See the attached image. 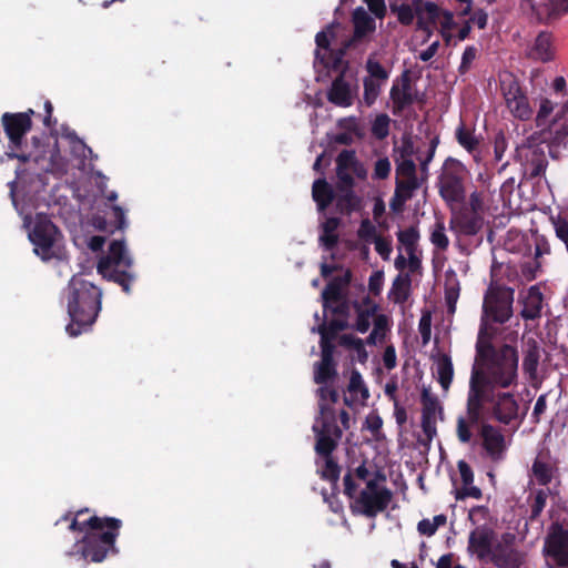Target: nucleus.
Segmentation results:
<instances>
[{"mask_svg": "<svg viewBox=\"0 0 568 568\" xmlns=\"http://www.w3.org/2000/svg\"><path fill=\"white\" fill-rule=\"evenodd\" d=\"M102 288L81 273L69 280L63 296L70 317L65 331L71 337H77L95 322L102 308Z\"/></svg>", "mask_w": 568, "mask_h": 568, "instance_id": "obj_1", "label": "nucleus"}, {"mask_svg": "<svg viewBox=\"0 0 568 568\" xmlns=\"http://www.w3.org/2000/svg\"><path fill=\"white\" fill-rule=\"evenodd\" d=\"M514 539L511 534L498 536L490 528L477 527L469 535L467 549L484 562L503 566L511 558Z\"/></svg>", "mask_w": 568, "mask_h": 568, "instance_id": "obj_2", "label": "nucleus"}, {"mask_svg": "<svg viewBox=\"0 0 568 568\" xmlns=\"http://www.w3.org/2000/svg\"><path fill=\"white\" fill-rule=\"evenodd\" d=\"M34 114V110L28 109L24 112H4L1 115V124L9 140L8 149L10 151L6 153L9 159H17L21 163L39 162L40 155L26 150V135L32 129V116Z\"/></svg>", "mask_w": 568, "mask_h": 568, "instance_id": "obj_3", "label": "nucleus"}, {"mask_svg": "<svg viewBox=\"0 0 568 568\" xmlns=\"http://www.w3.org/2000/svg\"><path fill=\"white\" fill-rule=\"evenodd\" d=\"M357 479L366 485L358 497H392V493L385 488L386 475L383 468L376 464L364 460L354 473H347L344 478V494L349 497L356 491Z\"/></svg>", "mask_w": 568, "mask_h": 568, "instance_id": "obj_4", "label": "nucleus"}, {"mask_svg": "<svg viewBox=\"0 0 568 568\" xmlns=\"http://www.w3.org/2000/svg\"><path fill=\"white\" fill-rule=\"evenodd\" d=\"M481 365L486 368L488 382L507 388L516 383L518 376L517 349L509 344H504L498 348L497 355Z\"/></svg>", "mask_w": 568, "mask_h": 568, "instance_id": "obj_5", "label": "nucleus"}, {"mask_svg": "<svg viewBox=\"0 0 568 568\" xmlns=\"http://www.w3.org/2000/svg\"><path fill=\"white\" fill-rule=\"evenodd\" d=\"M464 180V165L455 159H447L442 168L437 185L439 195L450 210H454V206L457 204L465 202L466 190Z\"/></svg>", "mask_w": 568, "mask_h": 568, "instance_id": "obj_6", "label": "nucleus"}, {"mask_svg": "<svg viewBox=\"0 0 568 568\" xmlns=\"http://www.w3.org/2000/svg\"><path fill=\"white\" fill-rule=\"evenodd\" d=\"M514 290L491 283L486 291L480 322L505 324L513 316Z\"/></svg>", "mask_w": 568, "mask_h": 568, "instance_id": "obj_7", "label": "nucleus"}, {"mask_svg": "<svg viewBox=\"0 0 568 568\" xmlns=\"http://www.w3.org/2000/svg\"><path fill=\"white\" fill-rule=\"evenodd\" d=\"M109 281L118 283L123 292H130V284L134 276L130 272L133 261L129 254L124 240H115L109 244Z\"/></svg>", "mask_w": 568, "mask_h": 568, "instance_id": "obj_8", "label": "nucleus"}, {"mask_svg": "<svg viewBox=\"0 0 568 568\" xmlns=\"http://www.w3.org/2000/svg\"><path fill=\"white\" fill-rule=\"evenodd\" d=\"M58 232V227L45 214H37L34 226L29 237L34 245L36 254L43 261H49L55 256L53 245Z\"/></svg>", "mask_w": 568, "mask_h": 568, "instance_id": "obj_9", "label": "nucleus"}, {"mask_svg": "<svg viewBox=\"0 0 568 568\" xmlns=\"http://www.w3.org/2000/svg\"><path fill=\"white\" fill-rule=\"evenodd\" d=\"M517 158L529 179H536L545 174L548 166L546 149L538 141H530V135L517 148Z\"/></svg>", "mask_w": 568, "mask_h": 568, "instance_id": "obj_10", "label": "nucleus"}, {"mask_svg": "<svg viewBox=\"0 0 568 568\" xmlns=\"http://www.w3.org/2000/svg\"><path fill=\"white\" fill-rule=\"evenodd\" d=\"M568 124L559 123L554 119L550 124L541 128L530 135V141H538L554 160H559L562 152L567 149Z\"/></svg>", "mask_w": 568, "mask_h": 568, "instance_id": "obj_11", "label": "nucleus"}, {"mask_svg": "<svg viewBox=\"0 0 568 568\" xmlns=\"http://www.w3.org/2000/svg\"><path fill=\"white\" fill-rule=\"evenodd\" d=\"M544 552L549 568H568V529L554 525L545 540Z\"/></svg>", "mask_w": 568, "mask_h": 568, "instance_id": "obj_12", "label": "nucleus"}, {"mask_svg": "<svg viewBox=\"0 0 568 568\" xmlns=\"http://www.w3.org/2000/svg\"><path fill=\"white\" fill-rule=\"evenodd\" d=\"M358 94L357 81L345 69L333 80L327 91V100L342 108L351 106Z\"/></svg>", "mask_w": 568, "mask_h": 568, "instance_id": "obj_13", "label": "nucleus"}, {"mask_svg": "<svg viewBox=\"0 0 568 568\" xmlns=\"http://www.w3.org/2000/svg\"><path fill=\"white\" fill-rule=\"evenodd\" d=\"M390 100L393 101V113L400 114L407 106L414 103L412 79L409 70H405L400 78L390 89Z\"/></svg>", "mask_w": 568, "mask_h": 568, "instance_id": "obj_14", "label": "nucleus"}, {"mask_svg": "<svg viewBox=\"0 0 568 568\" xmlns=\"http://www.w3.org/2000/svg\"><path fill=\"white\" fill-rule=\"evenodd\" d=\"M453 215L449 221L450 230L467 236L476 235L484 225L481 214L474 213L467 209L459 211L452 210Z\"/></svg>", "mask_w": 568, "mask_h": 568, "instance_id": "obj_15", "label": "nucleus"}, {"mask_svg": "<svg viewBox=\"0 0 568 568\" xmlns=\"http://www.w3.org/2000/svg\"><path fill=\"white\" fill-rule=\"evenodd\" d=\"M480 436L483 447L493 462H499L504 458L506 450L505 436L501 432L490 424H481Z\"/></svg>", "mask_w": 568, "mask_h": 568, "instance_id": "obj_16", "label": "nucleus"}, {"mask_svg": "<svg viewBox=\"0 0 568 568\" xmlns=\"http://www.w3.org/2000/svg\"><path fill=\"white\" fill-rule=\"evenodd\" d=\"M491 414L499 423L509 425L518 416L519 405L511 393H498L490 403Z\"/></svg>", "mask_w": 568, "mask_h": 568, "instance_id": "obj_17", "label": "nucleus"}, {"mask_svg": "<svg viewBox=\"0 0 568 568\" xmlns=\"http://www.w3.org/2000/svg\"><path fill=\"white\" fill-rule=\"evenodd\" d=\"M354 33L347 39V45H356L359 42L367 41L369 36L376 30L375 19L367 13L363 7H358L352 14Z\"/></svg>", "mask_w": 568, "mask_h": 568, "instance_id": "obj_18", "label": "nucleus"}, {"mask_svg": "<svg viewBox=\"0 0 568 568\" xmlns=\"http://www.w3.org/2000/svg\"><path fill=\"white\" fill-rule=\"evenodd\" d=\"M355 45H347V40L342 43V47L338 49L329 50V53H322L320 50L315 52V61L320 62L324 68L333 71L341 72L345 69L348 71L349 64L344 60V57L351 48Z\"/></svg>", "mask_w": 568, "mask_h": 568, "instance_id": "obj_19", "label": "nucleus"}, {"mask_svg": "<svg viewBox=\"0 0 568 568\" xmlns=\"http://www.w3.org/2000/svg\"><path fill=\"white\" fill-rule=\"evenodd\" d=\"M413 6L417 18V28L429 31V27L440 18V8L434 2L424 0H413Z\"/></svg>", "mask_w": 568, "mask_h": 568, "instance_id": "obj_20", "label": "nucleus"}, {"mask_svg": "<svg viewBox=\"0 0 568 568\" xmlns=\"http://www.w3.org/2000/svg\"><path fill=\"white\" fill-rule=\"evenodd\" d=\"M523 353V369L531 379H534L537 376L541 347L534 337H528L527 339H524Z\"/></svg>", "mask_w": 568, "mask_h": 568, "instance_id": "obj_21", "label": "nucleus"}, {"mask_svg": "<svg viewBox=\"0 0 568 568\" xmlns=\"http://www.w3.org/2000/svg\"><path fill=\"white\" fill-rule=\"evenodd\" d=\"M321 416L316 418L315 424L313 425V432L315 435L325 434L332 435L334 434L336 439L342 437V430L335 424L334 410L325 405L324 403L320 404Z\"/></svg>", "mask_w": 568, "mask_h": 568, "instance_id": "obj_22", "label": "nucleus"}, {"mask_svg": "<svg viewBox=\"0 0 568 568\" xmlns=\"http://www.w3.org/2000/svg\"><path fill=\"white\" fill-rule=\"evenodd\" d=\"M497 354L498 349H496L491 344V333L489 332V325L487 322H480L476 343V361L480 362V364H484Z\"/></svg>", "mask_w": 568, "mask_h": 568, "instance_id": "obj_23", "label": "nucleus"}, {"mask_svg": "<svg viewBox=\"0 0 568 568\" xmlns=\"http://www.w3.org/2000/svg\"><path fill=\"white\" fill-rule=\"evenodd\" d=\"M352 278L351 271L343 275L335 276L322 292L323 305L326 308L329 301L339 302L343 297V290L349 284Z\"/></svg>", "mask_w": 568, "mask_h": 568, "instance_id": "obj_24", "label": "nucleus"}, {"mask_svg": "<svg viewBox=\"0 0 568 568\" xmlns=\"http://www.w3.org/2000/svg\"><path fill=\"white\" fill-rule=\"evenodd\" d=\"M529 58L541 62H548L554 58L551 34L540 32L528 53Z\"/></svg>", "mask_w": 568, "mask_h": 568, "instance_id": "obj_25", "label": "nucleus"}, {"mask_svg": "<svg viewBox=\"0 0 568 568\" xmlns=\"http://www.w3.org/2000/svg\"><path fill=\"white\" fill-rule=\"evenodd\" d=\"M542 300V294L538 286L529 287L524 302V308L520 312L521 317L525 320H536L540 317Z\"/></svg>", "mask_w": 568, "mask_h": 568, "instance_id": "obj_26", "label": "nucleus"}, {"mask_svg": "<svg viewBox=\"0 0 568 568\" xmlns=\"http://www.w3.org/2000/svg\"><path fill=\"white\" fill-rule=\"evenodd\" d=\"M389 499H351V510L353 514L374 517L387 507Z\"/></svg>", "mask_w": 568, "mask_h": 568, "instance_id": "obj_27", "label": "nucleus"}, {"mask_svg": "<svg viewBox=\"0 0 568 568\" xmlns=\"http://www.w3.org/2000/svg\"><path fill=\"white\" fill-rule=\"evenodd\" d=\"M487 379L484 374L476 369H473L470 382H469V399L485 400L491 403L494 395L486 389Z\"/></svg>", "mask_w": 568, "mask_h": 568, "instance_id": "obj_28", "label": "nucleus"}, {"mask_svg": "<svg viewBox=\"0 0 568 568\" xmlns=\"http://www.w3.org/2000/svg\"><path fill=\"white\" fill-rule=\"evenodd\" d=\"M312 196L317 204L318 211H325L334 200L332 186L325 179H317L313 183Z\"/></svg>", "mask_w": 568, "mask_h": 568, "instance_id": "obj_29", "label": "nucleus"}, {"mask_svg": "<svg viewBox=\"0 0 568 568\" xmlns=\"http://www.w3.org/2000/svg\"><path fill=\"white\" fill-rule=\"evenodd\" d=\"M557 468L548 460H544L538 456L531 467V477L541 486H547L555 477Z\"/></svg>", "mask_w": 568, "mask_h": 568, "instance_id": "obj_30", "label": "nucleus"}, {"mask_svg": "<svg viewBox=\"0 0 568 568\" xmlns=\"http://www.w3.org/2000/svg\"><path fill=\"white\" fill-rule=\"evenodd\" d=\"M341 220L338 217H328L322 224V234L320 243L327 250H333L338 243V235L335 233L339 226Z\"/></svg>", "mask_w": 568, "mask_h": 568, "instance_id": "obj_31", "label": "nucleus"}, {"mask_svg": "<svg viewBox=\"0 0 568 568\" xmlns=\"http://www.w3.org/2000/svg\"><path fill=\"white\" fill-rule=\"evenodd\" d=\"M456 139L458 143L466 149L475 160L479 156V140L473 131L460 124L456 130Z\"/></svg>", "mask_w": 568, "mask_h": 568, "instance_id": "obj_32", "label": "nucleus"}, {"mask_svg": "<svg viewBox=\"0 0 568 568\" xmlns=\"http://www.w3.org/2000/svg\"><path fill=\"white\" fill-rule=\"evenodd\" d=\"M337 375L334 359L321 358L314 364V382L318 385L326 384Z\"/></svg>", "mask_w": 568, "mask_h": 568, "instance_id": "obj_33", "label": "nucleus"}, {"mask_svg": "<svg viewBox=\"0 0 568 568\" xmlns=\"http://www.w3.org/2000/svg\"><path fill=\"white\" fill-rule=\"evenodd\" d=\"M436 373L438 376V383L442 385L444 390H448L454 376V368L452 358L443 354L436 362Z\"/></svg>", "mask_w": 568, "mask_h": 568, "instance_id": "obj_34", "label": "nucleus"}, {"mask_svg": "<svg viewBox=\"0 0 568 568\" xmlns=\"http://www.w3.org/2000/svg\"><path fill=\"white\" fill-rule=\"evenodd\" d=\"M436 415L437 414H422V429L423 436H419L417 442L420 446L429 449L432 440L437 435L436 428Z\"/></svg>", "mask_w": 568, "mask_h": 568, "instance_id": "obj_35", "label": "nucleus"}, {"mask_svg": "<svg viewBox=\"0 0 568 568\" xmlns=\"http://www.w3.org/2000/svg\"><path fill=\"white\" fill-rule=\"evenodd\" d=\"M336 207L342 214H349L361 207V199L353 190L341 191L336 200Z\"/></svg>", "mask_w": 568, "mask_h": 568, "instance_id": "obj_36", "label": "nucleus"}, {"mask_svg": "<svg viewBox=\"0 0 568 568\" xmlns=\"http://www.w3.org/2000/svg\"><path fill=\"white\" fill-rule=\"evenodd\" d=\"M500 90L506 105L524 93L518 80L511 74H508L500 80Z\"/></svg>", "mask_w": 568, "mask_h": 568, "instance_id": "obj_37", "label": "nucleus"}, {"mask_svg": "<svg viewBox=\"0 0 568 568\" xmlns=\"http://www.w3.org/2000/svg\"><path fill=\"white\" fill-rule=\"evenodd\" d=\"M568 12V0H546L537 10L540 18H550Z\"/></svg>", "mask_w": 568, "mask_h": 568, "instance_id": "obj_38", "label": "nucleus"}, {"mask_svg": "<svg viewBox=\"0 0 568 568\" xmlns=\"http://www.w3.org/2000/svg\"><path fill=\"white\" fill-rule=\"evenodd\" d=\"M410 287V277L408 274L398 275L394 282L392 287V295L395 303H404L407 301L409 295Z\"/></svg>", "mask_w": 568, "mask_h": 568, "instance_id": "obj_39", "label": "nucleus"}, {"mask_svg": "<svg viewBox=\"0 0 568 568\" xmlns=\"http://www.w3.org/2000/svg\"><path fill=\"white\" fill-rule=\"evenodd\" d=\"M507 108L514 116L524 121L530 119L532 115V110L525 93L513 100L511 103H508Z\"/></svg>", "mask_w": 568, "mask_h": 568, "instance_id": "obj_40", "label": "nucleus"}, {"mask_svg": "<svg viewBox=\"0 0 568 568\" xmlns=\"http://www.w3.org/2000/svg\"><path fill=\"white\" fill-rule=\"evenodd\" d=\"M313 332L321 335V358L334 359L335 345L328 336L327 325L322 323L317 328L313 327Z\"/></svg>", "mask_w": 568, "mask_h": 568, "instance_id": "obj_41", "label": "nucleus"}, {"mask_svg": "<svg viewBox=\"0 0 568 568\" xmlns=\"http://www.w3.org/2000/svg\"><path fill=\"white\" fill-rule=\"evenodd\" d=\"M422 182L417 176H396L395 190L405 194L406 197H413L414 192L419 189Z\"/></svg>", "mask_w": 568, "mask_h": 568, "instance_id": "obj_42", "label": "nucleus"}, {"mask_svg": "<svg viewBox=\"0 0 568 568\" xmlns=\"http://www.w3.org/2000/svg\"><path fill=\"white\" fill-rule=\"evenodd\" d=\"M376 53H371L366 61V71L368 72L367 78L376 79L379 82H385L388 79V72L376 59Z\"/></svg>", "mask_w": 568, "mask_h": 568, "instance_id": "obj_43", "label": "nucleus"}, {"mask_svg": "<svg viewBox=\"0 0 568 568\" xmlns=\"http://www.w3.org/2000/svg\"><path fill=\"white\" fill-rule=\"evenodd\" d=\"M422 414H438L443 418V407L438 402V398L433 395L428 389L424 388L422 392Z\"/></svg>", "mask_w": 568, "mask_h": 568, "instance_id": "obj_44", "label": "nucleus"}, {"mask_svg": "<svg viewBox=\"0 0 568 568\" xmlns=\"http://www.w3.org/2000/svg\"><path fill=\"white\" fill-rule=\"evenodd\" d=\"M363 84H364V94H363L364 102L367 106H371L375 103L376 99L378 98L383 82H379L373 78H365L363 81Z\"/></svg>", "mask_w": 568, "mask_h": 568, "instance_id": "obj_45", "label": "nucleus"}, {"mask_svg": "<svg viewBox=\"0 0 568 568\" xmlns=\"http://www.w3.org/2000/svg\"><path fill=\"white\" fill-rule=\"evenodd\" d=\"M398 242L405 246L406 252L416 251L419 232L416 226H410L397 233Z\"/></svg>", "mask_w": 568, "mask_h": 568, "instance_id": "obj_46", "label": "nucleus"}, {"mask_svg": "<svg viewBox=\"0 0 568 568\" xmlns=\"http://www.w3.org/2000/svg\"><path fill=\"white\" fill-rule=\"evenodd\" d=\"M316 437V444H315V452L317 455L322 457H328L332 456V453L337 447L336 439L332 438L331 435L320 434L315 435Z\"/></svg>", "mask_w": 568, "mask_h": 568, "instance_id": "obj_47", "label": "nucleus"}, {"mask_svg": "<svg viewBox=\"0 0 568 568\" xmlns=\"http://www.w3.org/2000/svg\"><path fill=\"white\" fill-rule=\"evenodd\" d=\"M479 423H470V418L467 417H458L456 434L460 443L468 444L473 438L471 427L478 425Z\"/></svg>", "mask_w": 568, "mask_h": 568, "instance_id": "obj_48", "label": "nucleus"}, {"mask_svg": "<svg viewBox=\"0 0 568 568\" xmlns=\"http://www.w3.org/2000/svg\"><path fill=\"white\" fill-rule=\"evenodd\" d=\"M430 242L440 251L447 250L449 241L445 234V225L443 221H438L434 225L430 234Z\"/></svg>", "mask_w": 568, "mask_h": 568, "instance_id": "obj_49", "label": "nucleus"}, {"mask_svg": "<svg viewBox=\"0 0 568 568\" xmlns=\"http://www.w3.org/2000/svg\"><path fill=\"white\" fill-rule=\"evenodd\" d=\"M389 121L385 113L377 115L372 124V134L378 140L385 139L389 133Z\"/></svg>", "mask_w": 568, "mask_h": 568, "instance_id": "obj_50", "label": "nucleus"}, {"mask_svg": "<svg viewBox=\"0 0 568 568\" xmlns=\"http://www.w3.org/2000/svg\"><path fill=\"white\" fill-rule=\"evenodd\" d=\"M390 10L396 13L398 21L404 26H409L416 17L413 3L390 6Z\"/></svg>", "mask_w": 568, "mask_h": 568, "instance_id": "obj_51", "label": "nucleus"}, {"mask_svg": "<svg viewBox=\"0 0 568 568\" xmlns=\"http://www.w3.org/2000/svg\"><path fill=\"white\" fill-rule=\"evenodd\" d=\"M354 307L357 312V320H356V324H355V328L361 332V333H365L368 331L369 326H371V316L373 314V312L375 311V308H373L372 311H364L362 310V306L358 302H354Z\"/></svg>", "mask_w": 568, "mask_h": 568, "instance_id": "obj_52", "label": "nucleus"}, {"mask_svg": "<svg viewBox=\"0 0 568 568\" xmlns=\"http://www.w3.org/2000/svg\"><path fill=\"white\" fill-rule=\"evenodd\" d=\"M485 400L467 398V416L470 423H480L484 418V404Z\"/></svg>", "mask_w": 568, "mask_h": 568, "instance_id": "obj_53", "label": "nucleus"}, {"mask_svg": "<svg viewBox=\"0 0 568 568\" xmlns=\"http://www.w3.org/2000/svg\"><path fill=\"white\" fill-rule=\"evenodd\" d=\"M325 464L322 469V476L331 481H337L339 478L341 468L337 464V462L332 457H324Z\"/></svg>", "mask_w": 568, "mask_h": 568, "instance_id": "obj_54", "label": "nucleus"}, {"mask_svg": "<svg viewBox=\"0 0 568 568\" xmlns=\"http://www.w3.org/2000/svg\"><path fill=\"white\" fill-rule=\"evenodd\" d=\"M552 110L554 103L549 99H542L540 101V106L535 119L537 128L541 129L548 125L547 118L551 114Z\"/></svg>", "mask_w": 568, "mask_h": 568, "instance_id": "obj_55", "label": "nucleus"}, {"mask_svg": "<svg viewBox=\"0 0 568 568\" xmlns=\"http://www.w3.org/2000/svg\"><path fill=\"white\" fill-rule=\"evenodd\" d=\"M348 390L351 393H357L359 392L362 394V397L364 399L368 398L369 394H368V389L367 387L364 385V382H363V378H362V375L359 374L358 371L354 369L352 371V374H351V378H349V383H348Z\"/></svg>", "mask_w": 568, "mask_h": 568, "instance_id": "obj_56", "label": "nucleus"}, {"mask_svg": "<svg viewBox=\"0 0 568 568\" xmlns=\"http://www.w3.org/2000/svg\"><path fill=\"white\" fill-rule=\"evenodd\" d=\"M396 176H417L416 164L412 159H395Z\"/></svg>", "mask_w": 568, "mask_h": 568, "instance_id": "obj_57", "label": "nucleus"}, {"mask_svg": "<svg viewBox=\"0 0 568 568\" xmlns=\"http://www.w3.org/2000/svg\"><path fill=\"white\" fill-rule=\"evenodd\" d=\"M459 296L458 283L446 284L445 301L447 305V312L454 314L456 311V303Z\"/></svg>", "mask_w": 568, "mask_h": 568, "instance_id": "obj_58", "label": "nucleus"}, {"mask_svg": "<svg viewBox=\"0 0 568 568\" xmlns=\"http://www.w3.org/2000/svg\"><path fill=\"white\" fill-rule=\"evenodd\" d=\"M110 210H111L112 223L114 224V227L116 230L123 231L128 225L125 211L120 205H116V204L111 205Z\"/></svg>", "mask_w": 568, "mask_h": 568, "instance_id": "obj_59", "label": "nucleus"}, {"mask_svg": "<svg viewBox=\"0 0 568 568\" xmlns=\"http://www.w3.org/2000/svg\"><path fill=\"white\" fill-rule=\"evenodd\" d=\"M357 159L355 156V152L353 150H343L337 159V169L336 170H351L353 166V162H356Z\"/></svg>", "mask_w": 568, "mask_h": 568, "instance_id": "obj_60", "label": "nucleus"}, {"mask_svg": "<svg viewBox=\"0 0 568 568\" xmlns=\"http://www.w3.org/2000/svg\"><path fill=\"white\" fill-rule=\"evenodd\" d=\"M390 173V162L387 158L378 159L375 162L373 178L376 180H385Z\"/></svg>", "mask_w": 568, "mask_h": 568, "instance_id": "obj_61", "label": "nucleus"}, {"mask_svg": "<svg viewBox=\"0 0 568 568\" xmlns=\"http://www.w3.org/2000/svg\"><path fill=\"white\" fill-rule=\"evenodd\" d=\"M476 55H477V49L475 47H467L463 53V57H462V63L459 65V72L462 74H465L473 61L476 59Z\"/></svg>", "mask_w": 568, "mask_h": 568, "instance_id": "obj_62", "label": "nucleus"}, {"mask_svg": "<svg viewBox=\"0 0 568 568\" xmlns=\"http://www.w3.org/2000/svg\"><path fill=\"white\" fill-rule=\"evenodd\" d=\"M376 252L384 258L388 260L392 252V243L382 236H375L374 240Z\"/></svg>", "mask_w": 568, "mask_h": 568, "instance_id": "obj_63", "label": "nucleus"}, {"mask_svg": "<svg viewBox=\"0 0 568 568\" xmlns=\"http://www.w3.org/2000/svg\"><path fill=\"white\" fill-rule=\"evenodd\" d=\"M358 236L365 241H368L371 239L375 240V236H377L376 227L368 219L362 221L358 229Z\"/></svg>", "mask_w": 568, "mask_h": 568, "instance_id": "obj_64", "label": "nucleus"}]
</instances>
